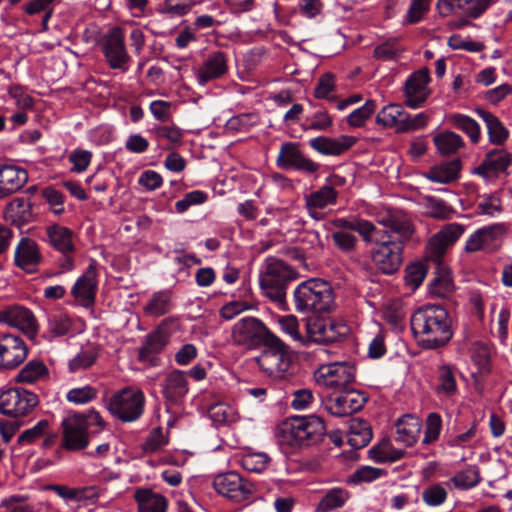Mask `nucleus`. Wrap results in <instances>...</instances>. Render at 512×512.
<instances>
[{"mask_svg": "<svg viewBox=\"0 0 512 512\" xmlns=\"http://www.w3.org/2000/svg\"><path fill=\"white\" fill-rule=\"evenodd\" d=\"M171 310V295L169 292L154 293L143 307L144 314L150 317H160Z\"/></svg>", "mask_w": 512, "mask_h": 512, "instance_id": "41", "label": "nucleus"}, {"mask_svg": "<svg viewBox=\"0 0 512 512\" xmlns=\"http://www.w3.org/2000/svg\"><path fill=\"white\" fill-rule=\"evenodd\" d=\"M38 396L23 388H9L0 394V413L11 417L29 414L38 405Z\"/></svg>", "mask_w": 512, "mask_h": 512, "instance_id": "11", "label": "nucleus"}, {"mask_svg": "<svg viewBox=\"0 0 512 512\" xmlns=\"http://www.w3.org/2000/svg\"><path fill=\"white\" fill-rule=\"evenodd\" d=\"M384 320L393 327H398L402 324L405 318V312L402 304L398 301H393L385 305L383 309Z\"/></svg>", "mask_w": 512, "mask_h": 512, "instance_id": "61", "label": "nucleus"}, {"mask_svg": "<svg viewBox=\"0 0 512 512\" xmlns=\"http://www.w3.org/2000/svg\"><path fill=\"white\" fill-rule=\"evenodd\" d=\"M48 323L49 332L56 337L65 335L71 328L70 318L62 312H55L51 314L49 316Z\"/></svg>", "mask_w": 512, "mask_h": 512, "instance_id": "57", "label": "nucleus"}, {"mask_svg": "<svg viewBox=\"0 0 512 512\" xmlns=\"http://www.w3.org/2000/svg\"><path fill=\"white\" fill-rule=\"evenodd\" d=\"M377 105L373 100H367L363 106L358 109H355L352 113H350L347 117V123L354 128L363 127L366 121L372 116L375 112Z\"/></svg>", "mask_w": 512, "mask_h": 512, "instance_id": "53", "label": "nucleus"}, {"mask_svg": "<svg viewBox=\"0 0 512 512\" xmlns=\"http://www.w3.org/2000/svg\"><path fill=\"white\" fill-rule=\"evenodd\" d=\"M55 0H32L23 6V10L28 15L43 14L42 30L48 29V22L53 14V4Z\"/></svg>", "mask_w": 512, "mask_h": 512, "instance_id": "48", "label": "nucleus"}, {"mask_svg": "<svg viewBox=\"0 0 512 512\" xmlns=\"http://www.w3.org/2000/svg\"><path fill=\"white\" fill-rule=\"evenodd\" d=\"M316 382L324 387L342 390L356 380V367L350 362H334L322 365L315 372Z\"/></svg>", "mask_w": 512, "mask_h": 512, "instance_id": "10", "label": "nucleus"}, {"mask_svg": "<svg viewBox=\"0 0 512 512\" xmlns=\"http://www.w3.org/2000/svg\"><path fill=\"white\" fill-rule=\"evenodd\" d=\"M62 447L68 451L85 449L89 444L88 423L82 414H73L62 421Z\"/></svg>", "mask_w": 512, "mask_h": 512, "instance_id": "14", "label": "nucleus"}, {"mask_svg": "<svg viewBox=\"0 0 512 512\" xmlns=\"http://www.w3.org/2000/svg\"><path fill=\"white\" fill-rule=\"evenodd\" d=\"M208 196L205 192L194 190L184 195L183 199L175 203V209L178 213H184L193 205L203 204Z\"/></svg>", "mask_w": 512, "mask_h": 512, "instance_id": "63", "label": "nucleus"}, {"mask_svg": "<svg viewBox=\"0 0 512 512\" xmlns=\"http://www.w3.org/2000/svg\"><path fill=\"white\" fill-rule=\"evenodd\" d=\"M6 218L14 223H28L32 220V206L28 199L15 198L5 209Z\"/></svg>", "mask_w": 512, "mask_h": 512, "instance_id": "40", "label": "nucleus"}, {"mask_svg": "<svg viewBox=\"0 0 512 512\" xmlns=\"http://www.w3.org/2000/svg\"><path fill=\"white\" fill-rule=\"evenodd\" d=\"M450 121L453 126L466 133L473 143L479 141L480 127L474 119L466 115L455 114L451 116Z\"/></svg>", "mask_w": 512, "mask_h": 512, "instance_id": "51", "label": "nucleus"}, {"mask_svg": "<svg viewBox=\"0 0 512 512\" xmlns=\"http://www.w3.org/2000/svg\"><path fill=\"white\" fill-rule=\"evenodd\" d=\"M326 434L323 420L316 416L292 417L282 422L276 431L281 446L301 447L320 442Z\"/></svg>", "mask_w": 512, "mask_h": 512, "instance_id": "2", "label": "nucleus"}, {"mask_svg": "<svg viewBox=\"0 0 512 512\" xmlns=\"http://www.w3.org/2000/svg\"><path fill=\"white\" fill-rule=\"evenodd\" d=\"M460 161L453 160L430 168L425 177L432 182L446 184L458 177Z\"/></svg>", "mask_w": 512, "mask_h": 512, "instance_id": "39", "label": "nucleus"}, {"mask_svg": "<svg viewBox=\"0 0 512 512\" xmlns=\"http://www.w3.org/2000/svg\"><path fill=\"white\" fill-rule=\"evenodd\" d=\"M145 397L141 390L124 388L109 401V411L124 422L137 420L143 413Z\"/></svg>", "mask_w": 512, "mask_h": 512, "instance_id": "8", "label": "nucleus"}, {"mask_svg": "<svg viewBox=\"0 0 512 512\" xmlns=\"http://www.w3.org/2000/svg\"><path fill=\"white\" fill-rule=\"evenodd\" d=\"M15 263L22 270L34 273L42 260L37 243L30 238H22L15 249Z\"/></svg>", "mask_w": 512, "mask_h": 512, "instance_id": "24", "label": "nucleus"}, {"mask_svg": "<svg viewBox=\"0 0 512 512\" xmlns=\"http://www.w3.org/2000/svg\"><path fill=\"white\" fill-rule=\"evenodd\" d=\"M422 424L418 417L407 414L396 423V441L405 446H412L419 438Z\"/></svg>", "mask_w": 512, "mask_h": 512, "instance_id": "32", "label": "nucleus"}, {"mask_svg": "<svg viewBox=\"0 0 512 512\" xmlns=\"http://www.w3.org/2000/svg\"><path fill=\"white\" fill-rule=\"evenodd\" d=\"M495 0H438L437 9L443 16L456 11L476 19L480 17Z\"/></svg>", "mask_w": 512, "mask_h": 512, "instance_id": "22", "label": "nucleus"}, {"mask_svg": "<svg viewBox=\"0 0 512 512\" xmlns=\"http://www.w3.org/2000/svg\"><path fill=\"white\" fill-rule=\"evenodd\" d=\"M273 335L260 320L254 317L239 320L234 324L231 333L234 344L249 349L263 346Z\"/></svg>", "mask_w": 512, "mask_h": 512, "instance_id": "9", "label": "nucleus"}, {"mask_svg": "<svg viewBox=\"0 0 512 512\" xmlns=\"http://www.w3.org/2000/svg\"><path fill=\"white\" fill-rule=\"evenodd\" d=\"M447 495V490L442 484H431L422 491V500L426 505L435 507L443 504Z\"/></svg>", "mask_w": 512, "mask_h": 512, "instance_id": "54", "label": "nucleus"}, {"mask_svg": "<svg viewBox=\"0 0 512 512\" xmlns=\"http://www.w3.org/2000/svg\"><path fill=\"white\" fill-rule=\"evenodd\" d=\"M46 373L45 365L40 361L28 362L18 373L17 380L24 383L37 381Z\"/></svg>", "mask_w": 512, "mask_h": 512, "instance_id": "55", "label": "nucleus"}, {"mask_svg": "<svg viewBox=\"0 0 512 512\" xmlns=\"http://www.w3.org/2000/svg\"><path fill=\"white\" fill-rule=\"evenodd\" d=\"M333 225L336 228L348 229L358 232L364 241H369L371 239V234L375 232L376 228L372 222L361 218H339L333 221Z\"/></svg>", "mask_w": 512, "mask_h": 512, "instance_id": "43", "label": "nucleus"}, {"mask_svg": "<svg viewBox=\"0 0 512 512\" xmlns=\"http://www.w3.org/2000/svg\"><path fill=\"white\" fill-rule=\"evenodd\" d=\"M411 328L419 343L427 349L442 347L453 336L449 314L439 305L419 308L411 317Z\"/></svg>", "mask_w": 512, "mask_h": 512, "instance_id": "1", "label": "nucleus"}, {"mask_svg": "<svg viewBox=\"0 0 512 512\" xmlns=\"http://www.w3.org/2000/svg\"><path fill=\"white\" fill-rule=\"evenodd\" d=\"M50 428V423L47 420L39 421L35 426L25 430L18 438V443L21 445L34 443L36 440L44 437L47 430Z\"/></svg>", "mask_w": 512, "mask_h": 512, "instance_id": "60", "label": "nucleus"}, {"mask_svg": "<svg viewBox=\"0 0 512 512\" xmlns=\"http://www.w3.org/2000/svg\"><path fill=\"white\" fill-rule=\"evenodd\" d=\"M464 231L463 225L450 223L434 234L426 246V256L429 261L433 262V264L442 263V256L460 238Z\"/></svg>", "mask_w": 512, "mask_h": 512, "instance_id": "15", "label": "nucleus"}, {"mask_svg": "<svg viewBox=\"0 0 512 512\" xmlns=\"http://www.w3.org/2000/svg\"><path fill=\"white\" fill-rule=\"evenodd\" d=\"M134 498L138 504V512H166L167 500L164 496L149 489H139Z\"/></svg>", "mask_w": 512, "mask_h": 512, "instance_id": "34", "label": "nucleus"}, {"mask_svg": "<svg viewBox=\"0 0 512 512\" xmlns=\"http://www.w3.org/2000/svg\"><path fill=\"white\" fill-rule=\"evenodd\" d=\"M338 192L332 186H323L315 192L305 197V206L309 215L315 219H323V214L319 212L329 205L336 203Z\"/></svg>", "mask_w": 512, "mask_h": 512, "instance_id": "28", "label": "nucleus"}, {"mask_svg": "<svg viewBox=\"0 0 512 512\" xmlns=\"http://www.w3.org/2000/svg\"><path fill=\"white\" fill-rule=\"evenodd\" d=\"M403 455L404 451L395 449L389 440H382L369 450V457L380 463L395 462L401 459Z\"/></svg>", "mask_w": 512, "mask_h": 512, "instance_id": "44", "label": "nucleus"}, {"mask_svg": "<svg viewBox=\"0 0 512 512\" xmlns=\"http://www.w3.org/2000/svg\"><path fill=\"white\" fill-rule=\"evenodd\" d=\"M430 72L428 68H422L414 72L405 83V102L411 108L420 107L428 98L430 90L428 83Z\"/></svg>", "mask_w": 512, "mask_h": 512, "instance_id": "20", "label": "nucleus"}, {"mask_svg": "<svg viewBox=\"0 0 512 512\" xmlns=\"http://www.w3.org/2000/svg\"><path fill=\"white\" fill-rule=\"evenodd\" d=\"M228 72V56L216 50L209 52L196 72L197 81L204 85L209 81L222 78Z\"/></svg>", "mask_w": 512, "mask_h": 512, "instance_id": "21", "label": "nucleus"}, {"mask_svg": "<svg viewBox=\"0 0 512 512\" xmlns=\"http://www.w3.org/2000/svg\"><path fill=\"white\" fill-rule=\"evenodd\" d=\"M450 481L455 488L468 490L475 487L480 482L479 470L476 466H470L463 471L456 473Z\"/></svg>", "mask_w": 512, "mask_h": 512, "instance_id": "49", "label": "nucleus"}, {"mask_svg": "<svg viewBox=\"0 0 512 512\" xmlns=\"http://www.w3.org/2000/svg\"><path fill=\"white\" fill-rule=\"evenodd\" d=\"M377 222L384 227L383 230H388L393 240L399 241L401 245L414 233L411 220L401 212H388L379 216Z\"/></svg>", "mask_w": 512, "mask_h": 512, "instance_id": "23", "label": "nucleus"}, {"mask_svg": "<svg viewBox=\"0 0 512 512\" xmlns=\"http://www.w3.org/2000/svg\"><path fill=\"white\" fill-rule=\"evenodd\" d=\"M372 439L371 427L365 420L353 419L349 425L348 443L355 449L369 444Z\"/></svg>", "mask_w": 512, "mask_h": 512, "instance_id": "36", "label": "nucleus"}, {"mask_svg": "<svg viewBox=\"0 0 512 512\" xmlns=\"http://www.w3.org/2000/svg\"><path fill=\"white\" fill-rule=\"evenodd\" d=\"M432 0H411L404 22L416 24L420 22L429 11Z\"/></svg>", "mask_w": 512, "mask_h": 512, "instance_id": "56", "label": "nucleus"}, {"mask_svg": "<svg viewBox=\"0 0 512 512\" xmlns=\"http://www.w3.org/2000/svg\"><path fill=\"white\" fill-rule=\"evenodd\" d=\"M477 114L486 124L490 141L497 145L503 144L507 140L509 132L499 118L483 109H478Z\"/></svg>", "mask_w": 512, "mask_h": 512, "instance_id": "38", "label": "nucleus"}, {"mask_svg": "<svg viewBox=\"0 0 512 512\" xmlns=\"http://www.w3.org/2000/svg\"><path fill=\"white\" fill-rule=\"evenodd\" d=\"M27 179L28 175L24 169L14 165H0V199L19 191Z\"/></svg>", "mask_w": 512, "mask_h": 512, "instance_id": "26", "label": "nucleus"}, {"mask_svg": "<svg viewBox=\"0 0 512 512\" xmlns=\"http://www.w3.org/2000/svg\"><path fill=\"white\" fill-rule=\"evenodd\" d=\"M309 338L316 343L327 344L340 340L348 333V328L332 318H311L306 324Z\"/></svg>", "mask_w": 512, "mask_h": 512, "instance_id": "16", "label": "nucleus"}, {"mask_svg": "<svg viewBox=\"0 0 512 512\" xmlns=\"http://www.w3.org/2000/svg\"><path fill=\"white\" fill-rule=\"evenodd\" d=\"M27 352V346L19 336H0V371L17 368L26 359Z\"/></svg>", "mask_w": 512, "mask_h": 512, "instance_id": "18", "label": "nucleus"}, {"mask_svg": "<svg viewBox=\"0 0 512 512\" xmlns=\"http://www.w3.org/2000/svg\"><path fill=\"white\" fill-rule=\"evenodd\" d=\"M188 380L184 372L174 370L170 372L163 384V395L170 402H177L188 393Z\"/></svg>", "mask_w": 512, "mask_h": 512, "instance_id": "33", "label": "nucleus"}, {"mask_svg": "<svg viewBox=\"0 0 512 512\" xmlns=\"http://www.w3.org/2000/svg\"><path fill=\"white\" fill-rule=\"evenodd\" d=\"M483 237V242L486 251H495L502 243L503 237L506 234V227L504 224H493L480 229Z\"/></svg>", "mask_w": 512, "mask_h": 512, "instance_id": "47", "label": "nucleus"}, {"mask_svg": "<svg viewBox=\"0 0 512 512\" xmlns=\"http://www.w3.org/2000/svg\"><path fill=\"white\" fill-rule=\"evenodd\" d=\"M96 289L97 270L94 264H90L74 284L72 294L83 305L88 306L94 302Z\"/></svg>", "mask_w": 512, "mask_h": 512, "instance_id": "27", "label": "nucleus"}, {"mask_svg": "<svg viewBox=\"0 0 512 512\" xmlns=\"http://www.w3.org/2000/svg\"><path fill=\"white\" fill-rule=\"evenodd\" d=\"M367 243H374L375 248L371 252L372 260L379 270L385 274H393L402 263L403 245L397 240H393L388 230H379L371 234V239Z\"/></svg>", "mask_w": 512, "mask_h": 512, "instance_id": "5", "label": "nucleus"}, {"mask_svg": "<svg viewBox=\"0 0 512 512\" xmlns=\"http://www.w3.org/2000/svg\"><path fill=\"white\" fill-rule=\"evenodd\" d=\"M349 494L342 488H333L326 492L317 505V512H329L342 507L347 501Z\"/></svg>", "mask_w": 512, "mask_h": 512, "instance_id": "45", "label": "nucleus"}, {"mask_svg": "<svg viewBox=\"0 0 512 512\" xmlns=\"http://www.w3.org/2000/svg\"><path fill=\"white\" fill-rule=\"evenodd\" d=\"M265 348L255 361L259 368L268 376L283 377L290 367V357L286 345L275 335L263 345Z\"/></svg>", "mask_w": 512, "mask_h": 512, "instance_id": "6", "label": "nucleus"}, {"mask_svg": "<svg viewBox=\"0 0 512 512\" xmlns=\"http://www.w3.org/2000/svg\"><path fill=\"white\" fill-rule=\"evenodd\" d=\"M165 345L166 339L161 332L151 333L146 337L145 343L139 349L140 359H149L151 355L159 353Z\"/></svg>", "mask_w": 512, "mask_h": 512, "instance_id": "52", "label": "nucleus"}, {"mask_svg": "<svg viewBox=\"0 0 512 512\" xmlns=\"http://www.w3.org/2000/svg\"><path fill=\"white\" fill-rule=\"evenodd\" d=\"M0 322L22 330L29 338L38 333V323L34 314L27 308L11 305L0 310Z\"/></svg>", "mask_w": 512, "mask_h": 512, "instance_id": "19", "label": "nucleus"}, {"mask_svg": "<svg viewBox=\"0 0 512 512\" xmlns=\"http://www.w3.org/2000/svg\"><path fill=\"white\" fill-rule=\"evenodd\" d=\"M511 164L510 154L504 149H494L488 152L484 161L476 168V173L486 178L505 171Z\"/></svg>", "mask_w": 512, "mask_h": 512, "instance_id": "31", "label": "nucleus"}, {"mask_svg": "<svg viewBox=\"0 0 512 512\" xmlns=\"http://www.w3.org/2000/svg\"><path fill=\"white\" fill-rule=\"evenodd\" d=\"M427 274V267L424 263H414L406 268L405 282L412 290L417 289Z\"/></svg>", "mask_w": 512, "mask_h": 512, "instance_id": "58", "label": "nucleus"}, {"mask_svg": "<svg viewBox=\"0 0 512 512\" xmlns=\"http://www.w3.org/2000/svg\"><path fill=\"white\" fill-rule=\"evenodd\" d=\"M295 278L296 273L288 264L278 258L268 257L265 271L260 275V287L269 299L284 306L287 284Z\"/></svg>", "mask_w": 512, "mask_h": 512, "instance_id": "4", "label": "nucleus"}, {"mask_svg": "<svg viewBox=\"0 0 512 512\" xmlns=\"http://www.w3.org/2000/svg\"><path fill=\"white\" fill-rule=\"evenodd\" d=\"M433 142L441 155H451L464 146L460 135L452 131H443L436 134Z\"/></svg>", "mask_w": 512, "mask_h": 512, "instance_id": "42", "label": "nucleus"}, {"mask_svg": "<svg viewBox=\"0 0 512 512\" xmlns=\"http://www.w3.org/2000/svg\"><path fill=\"white\" fill-rule=\"evenodd\" d=\"M435 393L440 399H452L458 392L456 368L441 364L436 371Z\"/></svg>", "mask_w": 512, "mask_h": 512, "instance_id": "29", "label": "nucleus"}, {"mask_svg": "<svg viewBox=\"0 0 512 512\" xmlns=\"http://www.w3.org/2000/svg\"><path fill=\"white\" fill-rule=\"evenodd\" d=\"M295 309L300 313H323L331 310L334 295L331 285L321 279L301 282L293 293Z\"/></svg>", "mask_w": 512, "mask_h": 512, "instance_id": "3", "label": "nucleus"}, {"mask_svg": "<svg viewBox=\"0 0 512 512\" xmlns=\"http://www.w3.org/2000/svg\"><path fill=\"white\" fill-rule=\"evenodd\" d=\"M401 53V49L397 44V39L392 38L380 45H377L374 49V57L379 60L389 61L397 58Z\"/></svg>", "mask_w": 512, "mask_h": 512, "instance_id": "59", "label": "nucleus"}, {"mask_svg": "<svg viewBox=\"0 0 512 512\" xmlns=\"http://www.w3.org/2000/svg\"><path fill=\"white\" fill-rule=\"evenodd\" d=\"M355 143L356 138L348 135H342L338 138L319 136L309 141L312 149L328 156H339L349 150Z\"/></svg>", "mask_w": 512, "mask_h": 512, "instance_id": "25", "label": "nucleus"}, {"mask_svg": "<svg viewBox=\"0 0 512 512\" xmlns=\"http://www.w3.org/2000/svg\"><path fill=\"white\" fill-rule=\"evenodd\" d=\"M102 49L110 68L124 72L128 70L131 58L127 52L125 35L121 28L114 27L108 31L103 39Z\"/></svg>", "mask_w": 512, "mask_h": 512, "instance_id": "13", "label": "nucleus"}, {"mask_svg": "<svg viewBox=\"0 0 512 512\" xmlns=\"http://www.w3.org/2000/svg\"><path fill=\"white\" fill-rule=\"evenodd\" d=\"M407 119V112L398 104H389L383 107L376 115V123L382 127H396L402 132V126Z\"/></svg>", "mask_w": 512, "mask_h": 512, "instance_id": "35", "label": "nucleus"}, {"mask_svg": "<svg viewBox=\"0 0 512 512\" xmlns=\"http://www.w3.org/2000/svg\"><path fill=\"white\" fill-rule=\"evenodd\" d=\"M442 428L441 416L437 413H430L426 420V429L423 439L424 444H430L439 438Z\"/></svg>", "mask_w": 512, "mask_h": 512, "instance_id": "64", "label": "nucleus"}, {"mask_svg": "<svg viewBox=\"0 0 512 512\" xmlns=\"http://www.w3.org/2000/svg\"><path fill=\"white\" fill-rule=\"evenodd\" d=\"M270 461L271 458L264 452H246L240 458V465L249 472L262 473Z\"/></svg>", "mask_w": 512, "mask_h": 512, "instance_id": "46", "label": "nucleus"}, {"mask_svg": "<svg viewBox=\"0 0 512 512\" xmlns=\"http://www.w3.org/2000/svg\"><path fill=\"white\" fill-rule=\"evenodd\" d=\"M259 116L256 113H243L233 116L225 124L226 131L247 132L251 127L257 125Z\"/></svg>", "mask_w": 512, "mask_h": 512, "instance_id": "50", "label": "nucleus"}, {"mask_svg": "<svg viewBox=\"0 0 512 512\" xmlns=\"http://www.w3.org/2000/svg\"><path fill=\"white\" fill-rule=\"evenodd\" d=\"M367 399L365 393L349 387L332 393L326 400L325 408L333 416L346 417L360 411Z\"/></svg>", "mask_w": 512, "mask_h": 512, "instance_id": "12", "label": "nucleus"}, {"mask_svg": "<svg viewBox=\"0 0 512 512\" xmlns=\"http://www.w3.org/2000/svg\"><path fill=\"white\" fill-rule=\"evenodd\" d=\"M210 418L217 424L230 423L235 420L234 410L225 403H217L209 409Z\"/></svg>", "mask_w": 512, "mask_h": 512, "instance_id": "62", "label": "nucleus"}, {"mask_svg": "<svg viewBox=\"0 0 512 512\" xmlns=\"http://www.w3.org/2000/svg\"><path fill=\"white\" fill-rule=\"evenodd\" d=\"M434 265L436 271L435 277L430 284V292L431 294H434L438 297H446L453 291L454 288L450 270L448 267L443 265V263Z\"/></svg>", "mask_w": 512, "mask_h": 512, "instance_id": "37", "label": "nucleus"}, {"mask_svg": "<svg viewBox=\"0 0 512 512\" xmlns=\"http://www.w3.org/2000/svg\"><path fill=\"white\" fill-rule=\"evenodd\" d=\"M48 243L62 254H70L75 250L74 232L68 227L53 224L46 227Z\"/></svg>", "mask_w": 512, "mask_h": 512, "instance_id": "30", "label": "nucleus"}, {"mask_svg": "<svg viewBox=\"0 0 512 512\" xmlns=\"http://www.w3.org/2000/svg\"><path fill=\"white\" fill-rule=\"evenodd\" d=\"M276 164L282 169H295L308 174L317 172L320 167L300 150L299 144L294 142H285L281 145Z\"/></svg>", "mask_w": 512, "mask_h": 512, "instance_id": "17", "label": "nucleus"}, {"mask_svg": "<svg viewBox=\"0 0 512 512\" xmlns=\"http://www.w3.org/2000/svg\"><path fill=\"white\" fill-rule=\"evenodd\" d=\"M212 485L219 495L236 503L248 500L256 492L255 484L236 471L217 474Z\"/></svg>", "mask_w": 512, "mask_h": 512, "instance_id": "7", "label": "nucleus"}]
</instances>
